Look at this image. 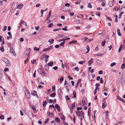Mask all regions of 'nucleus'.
<instances>
[{
	"instance_id": "obj_21",
	"label": "nucleus",
	"mask_w": 125,
	"mask_h": 125,
	"mask_svg": "<svg viewBox=\"0 0 125 125\" xmlns=\"http://www.w3.org/2000/svg\"><path fill=\"white\" fill-rule=\"evenodd\" d=\"M58 94H62V91L61 89H59L58 90Z\"/></svg>"
},
{
	"instance_id": "obj_22",
	"label": "nucleus",
	"mask_w": 125,
	"mask_h": 125,
	"mask_svg": "<svg viewBox=\"0 0 125 125\" xmlns=\"http://www.w3.org/2000/svg\"><path fill=\"white\" fill-rule=\"evenodd\" d=\"M122 44H121L120 45V46L119 47V50H118V52H120L121 51V49L122 48Z\"/></svg>"
},
{
	"instance_id": "obj_33",
	"label": "nucleus",
	"mask_w": 125,
	"mask_h": 125,
	"mask_svg": "<svg viewBox=\"0 0 125 125\" xmlns=\"http://www.w3.org/2000/svg\"><path fill=\"white\" fill-rule=\"evenodd\" d=\"M109 4L110 7H112L113 5V3L112 2H109Z\"/></svg>"
},
{
	"instance_id": "obj_44",
	"label": "nucleus",
	"mask_w": 125,
	"mask_h": 125,
	"mask_svg": "<svg viewBox=\"0 0 125 125\" xmlns=\"http://www.w3.org/2000/svg\"><path fill=\"white\" fill-rule=\"evenodd\" d=\"M64 36V35L63 34H58V35L57 36L58 37H63Z\"/></svg>"
},
{
	"instance_id": "obj_4",
	"label": "nucleus",
	"mask_w": 125,
	"mask_h": 125,
	"mask_svg": "<svg viewBox=\"0 0 125 125\" xmlns=\"http://www.w3.org/2000/svg\"><path fill=\"white\" fill-rule=\"evenodd\" d=\"M53 46V45H51L48 48L44 49L43 50V52H45L47 51H49V50H51L52 49Z\"/></svg>"
},
{
	"instance_id": "obj_38",
	"label": "nucleus",
	"mask_w": 125,
	"mask_h": 125,
	"mask_svg": "<svg viewBox=\"0 0 125 125\" xmlns=\"http://www.w3.org/2000/svg\"><path fill=\"white\" fill-rule=\"evenodd\" d=\"M104 82L103 80V78H101L100 81V83L102 84Z\"/></svg>"
},
{
	"instance_id": "obj_27",
	"label": "nucleus",
	"mask_w": 125,
	"mask_h": 125,
	"mask_svg": "<svg viewBox=\"0 0 125 125\" xmlns=\"http://www.w3.org/2000/svg\"><path fill=\"white\" fill-rule=\"evenodd\" d=\"M51 14H52L51 11V10H50L49 11V12L48 13V14L47 16V17L50 18V16L51 15Z\"/></svg>"
},
{
	"instance_id": "obj_48",
	"label": "nucleus",
	"mask_w": 125,
	"mask_h": 125,
	"mask_svg": "<svg viewBox=\"0 0 125 125\" xmlns=\"http://www.w3.org/2000/svg\"><path fill=\"white\" fill-rule=\"evenodd\" d=\"M96 55L97 56H102L103 55V54L100 53V54H97Z\"/></svg>"
},
{
	"instance_id": "obj_6",
	"label": "nucleus",
	"mask_w": 125,
	"mask_h": 125,
	"mask_svg": "<svg viewBox=\"0 0 125 125\" xmlns=\"http://www.w3.org/2000/svg\"><path fill=\"white\" fill-rule=\"evenodd\" d=\"M38 71L39 73L41 74H42V73L43 72V70L41 68H38Z\"/></svg>"
},
{
	"instance_id": "obj_2",
	"label": "nucleus",
	"mask_w": 125,
	"mask_h": 125,
	"mask_svg": "<svg viewBox=\"0 0 125 125\" xmlns=\"http://www.w3.org/2000/svg\"><path fill=\"white\" fill-rule=\"evenodd\" d=\"M121 85L122 86H124L125 84V78L123 77H121Z\"/></svg>"
},
{
	"instance_id": "obj_35",
	"label": "nucleus",
	"mask_w": 125,
	"mask_h": 125,
	"mask_svg": "<svg viewBox=\"0 0 125 125\" xmlns=\"http://www.w3.org/2000/svg\"><path fill=\"white\" fill-rule=\"evenodd\" d=\"M65 42L64 41H63V42L62 43H61L60 44V46H62L64 44Z\"/></svg>"
},
{
	"instance_id": "obj_52",
	"label": "nucleus",
	"mask_w": 125,
	"mask_h": 125,
	"mask_svg": "<svg viewBox=\"0 0 125 125\" xmlns=\"http://www.w3.org/2000/svg\"><path fill=\"white\" fill-rule=\"evenodd\" d=\"M83 62H85V61H79V64H83Z\"/></svg>"
},
{
	"instance_id": "obj_16",
	"label": "nucleus",
	"mask_w": 125,
	"mask_h": 125,
	"mask_svg": "<svg viewBox=\"0 0 125 125\" xmlns=\"http://www.w3.org/2000/svg\"><path fill=\"white\" fill-rule=\"evenodd\" d=\"M3 76L2 71L1 69L0 68V79Z\"/></svg>"
},
{
	"instance_id": "obj_30",
	"label": "nucleus",
	"mask_w": 125,
	"mask_h": 125,
	"mask_svg": "<svg viewBox=\"0 0 125 125\" xmlns=\"http://www.w3.org/2000/svg\"><path fill=\"white\" fill-rule=\"evenodd\" d=\"M76 42V41H73L69 42L70 44L75 43Z\"/></svg>"
},
{
	"instance_id": "obj_29",
	"label": "nucleus",
	"mask_w": 125,
	"mask_h": 125,
	"mask_svg": "<svg viewBox=\"0 0 125 125\" xmlns=\"http://www.w3.org/2000/svg\"><path fill=\"white\" fill-rule=\"evenodd\" d=\"M105 42H106L105 41H104L102 42V46H104L105 45Z\"/></svg>"
},
{
	"instance_id": "obj_49",
	"label": "nucleus",
	"mask_w": 125,
	"mask_h": 125,
	"mask_svg": "<svg viewBox=\"0 0 125 125\" xmlns=\"http://www.w3.org/2000/svg\"><path fill=\"white\" fill-rule=\"evenodd\" d=\"M7 28V27L6 26H4L3 29V31H5Z\"/></svg>"
},
{
	"instance_id": "obj_55",
	"label": "nucleus",
	"mask_w": 125,
	"mask_h": 125,
	"mask_svg": "<svg viewBox=\"0 0 125 125\" xmlns=\"http://www.w3.org/2000/svg\"><path fill=\"white\" fill-rule=\"evenodd\" d=\"M86 48L87 51H89L90 49L89 46L87 45L86 46Z\"/></svg>"
},
{
	"instance_id": "obj_60",
	"label": "nucleus",
	"mask_w": 125,
	"mask_h": 125,
	"mask_svg": "<svg viewBox=\"0 0 125 125\" xmlns=\"http://www.w3.org/2000/svg\"><path fill=\"white\" fill-rule=\"evenodd\" d=\"M36 62V60H32L31 61V62L32 64H34Z\"/></svg>"
},
{
	"instance_id": "obj_28",
	"label": "nucleus",
	"mask_w": 125,
	"mask_h": 125,
	"mask_svg": "<svg viewBox=\"0 0 125 125\" xmlns=\"http://www.w3.org/2000/svg\"><path fill=\"white\" fill-rule=\"evenodd\" d=\"M87 7H88L89 8H92V5L90 3H88V5Z\"/></svg>"
},
{
	"instance_id": "obj_45",
	"label": "nucleus",
	"mask_w": 125,
	"mask_h": 125,
	"mask_svg": "<svg viewBox=\"0 0 125 125\" xmlns=\"http://www.w3.org/2000/svg\"><path fill=\"white\" fill-rule=\"evenodd\" d=\"M2 60L5 62V61H7V59L4 58H2Z\"/></svg>"
},
{
	"instance_id": "obj_63",
	"label": "nucleus",
	"mask_w": 125,
	"mask_h": 125,
	"mask_svg": "<svg viewBox=\"0 0 125 125\" xmlns=\"http://www.w3.org/2000/svg\"><path fill=\"white\" fill-rule=\"evenodd\" d=\"M38 88H39L41 89L43 88V87L41 85H39L38 86Z\"/></svg>"
},
{
	"instance_id": "obj_39",
	"label": "nucleus",
	"mask_w": 125,
	"mask_h": 125,
	"mask_svg": "<svg viewBox=\"0 0 125 125\" xmlns=\"http://www.w3.org/2000/svg\"><path fill=\"white\" fill-rule=\"evenodd\" d=\"M61 29H55L53 30V31H59Z\"/></svg>"
},
{
	"instance_id": "obj_36",
	"label": "nucleus",
	"mask_w": 125,
	"mask_h": 125,
	"mask_svg": "<svg viewBox=\"0 0 125 125\" xmlns=\"http://www.w3.org/2000/svg\"><path fill=\"white\" fill-rule=\"evenodd\" d=\"M116 63L115 62H113L112 63H111V67H113V66L114 65H116Z\"/></svg>"
},
{
	"instance_id": "obj_32",
	"label": "nucleus",
	"mask_w": 125,
	"mask_h": 125,
	"mask_svg": "<svg viewBox=\"0 0 125 125\" xmlns=\"http://www.w3.org/2000/svg\"><path fill=\"white\" fill-rule=\"evenodd\" d=\"M125 64L124 63L123 64H122L121 66V68L123 69L125 68Z\"/></svg>"
},
{
	"instance_id": "obj_47",
	"label": "nucleus",
	"mask_w": 125,
	"mask_h": 125,
	"mask_svg": "<svg viewBox=\"0 0 125 125\" xmlns=\"http://www.w3.org/2000/svg\"><path fill=\"white\" fill-rule=\"evenodd\" d=\"M82 107H78L77 108V111H79L80 110H81L82 109Z\"/></svg>"
},
{
	"instance_id": "obj_61",
	"label": "nucleus",
	"mask_w": 125,
	"mask_h": 125,
	"mask_svg": "<svg viewBox=\"0 0 125 125\" xmlns=\"http://www.w3.org/2000/svg\"><path fill=\"white\" fill-rule=\"evenodd\" d=\"M42 74L44 76H45L46 74L44 72H43H43L42 73Z\"/></svg>"
},
{
	"instance_id": "obj_18",
	"label": "nucleus",
	"mask_w": 125,
	"mask_h": 125,
	"mask_svg": "<svg viewBox=\"0 0 125 125\" xmlns=\"http://www.w3.org/2000/svg\"><path fill=\"white\" fill-rule=\"evenodd\" d=\"M46 71H47L49 69V66L48 65H46L44 67Z\"/></svg>"
},
{
	"instance_id": "obj_11",
	"label": "nucleus",
	"mask_w": 125,
	"mask_h": 125,
	"mask_svg": "<svg viewBox=\"0 0 125 125\" xmlns=\"http://www.w3.org/2000/svg\"><path fill=\"white\" fill-rule=\"evenodd\" d=\"M107 104L106 102H104L102 106V107L103 109H104L105 107H106V106Z\"/></svg>"
},
{
	"instance_id": "obj_7",
	"label": "nucleus",
	"mask_w": 125,
	"mask_h": 125,
	"mask_svg": "<svg viewBox=\"0 0 125 125\" xmlns=\"http://www.w3.org/2000/svg\"><path fill=\"white\" fill-rule=\"evenodd\" d=\"M117 98L118 99L120 100L124 103L125 102V101L123 99L121 98L120 97L118 96H117Z\"/></svg>"
},
{
	"instance_id": "obj_41",
	"label": "nucleus",
	"mask_w": 125,
	"mask_h": 125,
	"mask_svg": "<svg viewBox=\"0 0 125 125\" xmlns=\"http://www.w3.org/2000/svg\"><path fill=\"white\" fill-rule=\"evenodd\" d=\"M75 70H76L77 71H78L79 69L77 67H76L74 69Z\"/></svg>"
},
{
	"instance_id": "obj_13",
	"label": "nucleus",
	"mask_w": 125,
	"mask_h": 125,
	"mask_svg": "<svg viewBox=\"0 0 125 125\" xmlns=\"http://www.w3.org/2000/svg\"><path fill=\"white\" fill-rule=\"evenodd\" d=\"M31 94L34 95H36L37 94L35 90H33L32 91Z\"/></svg>"
},
{
	"instance_id": "obj_43",
	"label": "nucleus",
	"mask_w": 125,
	"mask_h": 125,
	"mask_svg": "<svg viewBox=\"0 0 125 125\" xmlns=\"http://www.w3.org/2000/svg\"><path fill=\"white\" fill-rule=\"evenodd\" d=\"M75 107V105L74 104H72L71 108L73 109Z\"/></svg>"
},
{
	"instance_id": "obj_24",
	"label": "nucleus",
	"mask_w": 125,
	"mask_h": 125,
	"mask_svg": "<svg viewBox=\"0 0 125 125\" xmlns=\"http://www.w3.org/2000/svg\"><path fill=\"white\" fill-rule=\"evenodd\" d=\"M85 40L87 42H90L91 41L90 40H89L87 38L85 37L84 38Z\"/></svg>"
},
{
	"instance_id": "obj_15",
	"label": "nucleus",
	"mask_w": 125,
	"mask_h": 125,
	"mask_svg": "<svg viewBox=\"0 0 125 125\" xmlns=\"http://www.w3.org/2000/svg\"><path fill=\"white\" fill-rule=\"evenodd\" d=\"M55 108H56L57 110L59 111H60V108L59 107L58 105L57 104H56L55 105Z\"/></svg>"
},
{
	"instance_id": "obj_34",
	"label": "nucleus",
	"mask_w": 125,
	"mask_h": 125,
	"mask_svg": "<svg viewBox=\"0 0 125 125\" xmlns=\"http://www.w3.org/2000/svg\"><path fill=\"white\" fill-rule=\"evenodd\" d=\"M55 93H53L51 94L50 96L52 97H54L55 96Z\"/></svg>"
},
{
	"instance_id": "obj_12",
	"label": "nucleus",
	"mask_w": 125,
	"mask_h": 125,
	"mask_svg": "<svg viewBox=\"0 0 125 125\" xmlns=\"http://www.w3.org/2000/svg\"><path fill=\"white\" fill-rule=\"evenodd\" d=\"M55 120L57 122H58V124H59V122L60 121V119L58 117H56L55 118Z\"/></svg>"
},
{
	"instance_id": "obj_46",
	"label": "nucleus",
	"mask_w": 125,
	"mask_h": 125,
	"mask_svg": "<svg viewBox=\"0 0 125 125\" xmlns=\"http://www.w3.org/2000/svg\"><path fill=\"white\" fill-rule=\"evenodd\" d=\"M88 114L89 116H90V115L91 111L90 109H88Z\"/></svg>"
},
{
	"instance_id": "obj_14",
	"label": "nucleus",
	"mask_w": 125,
	"mask_h": 125,
	"mask_svg": "<svg viewBox=\"0 0 125 125\" xmlns=\"http://www.w3.org/2000/svg\"><path fill=\"white\" fill-rule=\"evenodd\" d=\"M47 114L48 116H52L53 115V114L52 113H50L49 111L47 112Z\"/></svg>"
},
{
	"instance_id": "obj_25",
	"label": "nucleus",
	"mask_w": 125,
	"mask_h": 125,
	"mask_svg": "<svg viewBox=\"0 0 125 125\" xmlns=\"http://www.w3.org/2000/svg\"><path fill=\"white\" fill-rule=\"evenodd\" d=\"M87 15L86 14H84L83 15V17L86 20V18L87 17Z\"/></svg>"
},
{
	"instance_id": "obj_51",
	"label": "nucleus",
	"mask_w": 125,
	"mask_h": 125,
	"mask_svg": "<svg viewBox=\"0 0 125 125\" xmlns=\"http://www.w3.org/2000/svg\"><path fill=\"white\" fill-rule=\"evenodd\" d=\"M67 28V27L66 26L64 28H63L62 29L64 31H67V29H66V28Z\"/></svg>"
},
{
	"instance_id": "obj_56",
	"label": "nucleus",
	"mask_w": 125,
	"mask_h": 125,
	"mask_svg": "<svg viewBox=\"0 0 125 125\" xmlns=\"http://www.w3.org/2000/svg\"><path fill=\"white\" fill-rule=\"evenodd\" d=\"M100 77L99 76H98L96 78V80L99 81L100 79Z\"/></svg>"
},
{
	"instance_id": "obj_1",
	"label": "nucleus",
	"mask_w": 125,
	"mask_h": 125,
	"mask_svg": "<svg viewBox=\"0 0 125 125\" xmlns=\"http://www.w3.org/2000/svg\"><path fill=\"white\" fill-rule=\"evenodd\" d=\"M24 90L27 98L29 99L30 97V93L26 87H24Z\"/></svg>"
},
{
	"instance_id": "obj_3",
	"label": "nucleus",
	"mask_w": 125,
	"mask_h": 125,
	"mask_svg": "<svg viewBox=\"0 0 125 125\" xmlns=\"http://www.w3.org/2000/svg\"><path fill=\"white\" fill-rule=\"evenodd\" d=\"M9 52L10 53H12L14 55L16 56V53L14 52V50L12 48H10Z\"/></svg>"
},
{
	"instance_id": "obj_59",
	"label": "nucleus",
	"mask_w": 125,
	"mask_h": 125,
	"mask_svg": "<svg viewBox=\"0 0 125 125\" xmlns=\"http://www.w3.org/2000/svg\"><path fill=\"white\" fill-rule=\"evenodd\" d=\"M4 118V116L3 115H1L0 117V118L1 119H3Z\"/></svg>"
},
{
	"instance_id": "obj_26",
	"label": "nucleus",
	"mask_w": 125,
	"mask_h": 125,
	"mask_svg": "<svg viewBox=\"0 0 125 125\" xmlns=\"http://www.w3.org/2000/svg\"><path fill=\"white\" fill-rule=\"evenodd\" d=\"M53 26V24L52 23H51L49 24L48 26V28H51Z\"/></svg>"
},
{
	"instance_id": "obj_42",
	"label": "nucleus",
	"mask_w": 125,
	"mask_h": 125,
	"mask_svg": "<svg viewBox=\"0 0 125 125\" xmlns=\"http://www.w3.org/2000/svg\"><path fill=\"white\" fill-rule=\"evenodd\" d=\"M69 13H70V14H69L70 15L71 17H72V16H73L74 14V13L73 12H69Z\"/></svg>"
},
{
	"instance_id": "obj_53",
	"label": "nucleus",
	"mask_w": 125,
	"mask_h": 125,
	"mask_svg": "<svg viewBox=\"0 0 125 125\" xmlns=\"http://www.w3.org/2000/svg\"><path fill=\"white\" fill-rule=\"evenodd\" d=\"M75 21L76 23L77 24H78L80 23V20H75Z\"/></svg>"
},
{
	"instance_id": "obj_5",
	"label": "nucleus",
	"mask_w": 125,
	"mask_h": 125,
	"mask_svg": "<svg viewBox=\"0 0 125 125\" xmlns=\"http://www.w3.org/2000/svg\"><path fill=\"white\" fill-rule=\"evenodd\" d=\"M83 112L82 111H77L76 112V113L80 117H81L82 116V114Z\"/></svg>"
},
{
	"instance_id": "obj_64",
	"label": "nucleus",
	"mask_w": 125,
	"mask_h": 125,
	"mask_svg": "<svg viewBox=\"0 0 125 125\" xmlns=\"http://www.w3.org/2000/svg\"><path fill=\"white\" fill-rule=\"evenodd\" d=\"M53 69L54 70H56L57 69H58V67L57 66H55L53 68Z\"/></svg>"
},
{
	"instance_id": "obj_54",
	"label": "nucleus",
	"mask_w": 125,
	"mask_h": 125,
	"mask_svg": "<svg viewBox=\"0 0 125 125\" xmlns=\"http://www.w3.org/2000/svg\"><path fill=\"white\" fill-rule=\"evenodd\" d=\"M5 63H6V64L9 65V61L7 59V61H5Z\"/></svg>"
},
{
	"instance_id": "obj_37",
	"label": "nucleus",
	"mask_w": 125,
	"mask_h": 125,
	"mask_svg": "<svg viewBox=\"0 0 125 125\" xmlns=\"http://www.w3.org/2000/svg\"><path fill=\"white\" fill-rule=\"evenodd\" d=\"M6 76L7 78L9 79L10 81H11V80L10 79V77H9L8 75L7 74H6Z\"/></svg>"
},
{
	"instance_id": "obj_19",
	"label": "nucleus",
	"mask_w": 125,
	"mask_h": 125,
	"mask_svg": "<svg viewBox=\"0 0 125 125\" xmlns=\"http://www.w3.org/2000/svg\"><path fill=\"white\" fill-rule=\"evenodd\" d=\"M93 62V59L92 58L90 60H89L88 62V63L89 64H91Z\"/></svg>"
},
{
	"instance_id": "obj_58",
	"label": "nucleus",
	"mask_w": 125,
	"mask_h": 125,
	"mask_svg": "<svg viewBox=\"0 0 125 125\" xmlns=\"http://www.w3.org/2000/svg\"><path fill=\"white\" fill-rule=\"evenodd\" d=\"M65 99L66 100H69L70 99V98L68 96H65Z\"/></svg>"
},
{
	"instance_id": "obj_9",
	"label": "nucleus",
	"mask_w": 125,
	"mask_h": 125,
	"mask_svg": "<svg viewBox=\"0 0 125 125\" xmlns=\"http://www.w3.org/2000/svg\"><path fill=\"white\" fill-rule=\"evenodd\" d=\"M81 81V79H78L75 86L76 88H77V87L78 86V85L79 84V83H80Z\"/></svg>"
},
{
	"instance_id": "obj_8",
	"label": "nucleus",
	"mask_w": 125,
	"mask_h": 125,
	"mask_svg": "<svg viewBox=\"0 0 125 125\" xmlns=\"http://www.w3.org/2000/svg\"><path fill=\"white\" fill-rule=\"evenodd\" d=\"M23 5L22 4H20L18 5V6L17 7V8L18 9H21L22 7L23 6Z\"/></svg>"
},
{
	"instance_id": "obj_62",
	"label": "nucleus",
	"mask_w": 125,
	"mask_h": 125,
	"mask_svg": "<svg viewBox=\"0 0 125 125\" xmlns=\"http://www.w3.org/2000/svg\"><path fill=\"white\" fill-rule=\"evenodd\" d=\"M64 78L63 77H61L60 79V81L61 82H62Z\"/></svg>"
},
{
	"instance_id": "obj_40",
	"label": "nucleus",
	"mask_w": 125,
	"mask_h": 125,
	"mask_svg": "<svg viewBox=\"0 0 125 125\" xmlns=\"http://www.w3.org/2000/svg\"><path fill=\"white\" fill-rule=\"evenodd\" d=\"M73 95L74 96V98H75L76 97V93L75 91H73Z\"/></svg>"
},
{
	"instance_id": "obj_50",
	"label": "nucleus",
	"mask_w": 125,
	"mask_h": 125,
	"mask_svg": "<svg viewBox=\"0 0 125 125\" xmlns=\"http://www.w3.org/2000/svg\"><path fill=\"white\" fill-rule=\"evenodd\" d=\"M103 71L102 70H100L99 72L98 73L100 74H102L103 73Z\"/></svg>"
},
{
	"instance_id": "obj_17",
	"label": "nucleus",
	"mask_w": 125,
	"mask_h": 125,
	"mask_svg": "<svg viewBox=\"0 0 125 125\" xmlns=\"http://www.w3.org/2000/svg\"><path fill=\"white\" fill-rule=\"evenodd\" d=\"M117 33L118 35L119 36H121V34L120 32V30L119 29H117Z\"/></svg>"
},
{
	"instance_id": "obj_10",
	"label": "nucleus",
	"mask_w": 125,
	"mask_h": 125,
	"mask_svg": "<svg viewBox=\"0 0 125 125\" xmlns=\"http://www.w3.org/2000/svg\"><path fill=\"white\" fill-rule=\"evenodd\" d=\"M54 41V40L53 39H50L49 40V42L50 44H51L53 43Z\"/></svg>"
},
{
	"instance_id": "obj_23",
	"label": "nucleus",
	"mask_w": 125,
	"mask_h": 125,
	"mask_svg": "<svg viewBox=\"0 0 125 125\" xmlns=\"http://www.w3.org/2000/svg\"><path fill=\"white\" fill-rule=\"evenodd\" d=\"M53 64V61H51V62L48 63V66H52Z\"/></svg>"
},
{
	"instance_id": "obj_57",
	"label": "nucleus",
	"mask_w": 125,
	"mask_h": 125,
	"mask_svg": "<svg viewBox=\"0 0 125 125\" xmlns=\"http://www.w3.org/2000/svg\"><path fill=\"white\" fill-rule=\"evenodd\" d=\"M32 108L33 109V110L34 111H35L36 110V109L33 106H32Z\"/></svg>"
},
{
	"instance_id": "obj_31",
	"label": "nucleus",
	"mask_w": 125,
	"mask_h": 125,
	"mask_svg": "<svg viewBox=\"0 0 125 125\" xmlns=\"http://www.w3.org/2000/svg\"><path fill=\"white\" fill-rule=\"evenodd\" d=\"M39 48H37L36 47H35L34 48V50L35 51H38L39 50Z\"/></svg>"
},
{
	"instance_id": "obj_20",
	"label": "nucleus",
	"mask_w": 125,
	"mask_h": 125,
	"mask_svg": "<svg viewBox=\"0 0 125 125\" xmlns=\"http://www.w3.org/2000/svg\"><path fill=\"white\" fill-rule=\"evenodd\" d=\"M47 104V102L46 101H44L43 102L42 105L43 106L45 107Z\"/></svg>"
}]
</instances>
